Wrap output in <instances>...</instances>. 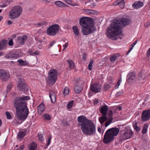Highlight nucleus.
<instances>
[{"mask_svg": "<svg viewBox=\"0 0 150 150\" xmlns=\"http://www.w3.org/2000/svg\"><path fill=\"white\" fill-rule=\"evenodd\" d=\"M123 93V91H120L118 92L116 94V96H118L122 95Z\"/></svg>", "mask_w": 150, "mask_h": 150, "instance_id": "nucleus-49", "label": "nucleus"}, {"mask_svg": "<svg viewBox=\"0 0 150 150\" xmlns=\"http://www.w3.org/2000/svg\"><path fill=\"white\" fill-rule=\"evenodd\" d=\"M37 148V145L35 142H33L29 146L30 150H35Z\"/></svg>", "mask_w": 150, "mask_h": 150, "instance_id": "nucleus-28", "label": "nucleus"}, {"mask_svg": "<svg viewBox=\"0 0 150 150\" xmlns=\"http://www.w3.org/2000/svg\"><path fill=\"white\" fill-rule=\"evenodd\" d=\"M37 108L38 114L39 115H42L45 109V107L44 104L43 103H41L38 106Z\"/></svg>", "mask_w": 150, "mask_h": 150, "instance_id": "nucleus-15", "label": "nucleus"}, {"mask_svg": "<svg viewBox=\"0 0 150 150\" xmlns=\"http://www.w3.org/2000/svg\"><path fill=\"white\" fill-rule=\"evenodd\" d=\"M8 44L10 46H11L13 45V42L12 40H10L9 41Z\"/></svg>", "mask_w": 150, "mask_h": 150, "instance_id": "nucleus-50", "label": "nucleus"}, {"mask_svg": "<svg viewBox=\"0 0 150 150\" xmlns=\"http://www.w3.org/2000/svg\"><path fill=\"white\" fill-rule=\"evenodd\" d=\"M93 60H91L88 65V69L90 70H91L92 69V65L93 64Z\"/></svg>", "mask_w": 150, "mask_h": 150, "instance_id": "nucleus-38", "label": "nucleus"}, {"mask_svg": "<svg viewBox=\"0 0 150 150\" xmlns=\"http://www.w3.org/2000/svg\"><path fill=\"white\" fill-rule=\"evenodd\" d=\"M79 24L83 27L93 25V21L91 18L88 17L82 18L79 21Z\"/></svg>", "mask_w": 150, "mask_h": 150, "instance_id": "nucleus-8", "label": "nucleus"}, {"mask_svg": "<svg viewBox=\"0 0 150 150\" xmlns=\"http://www.w3.org/2000/svg\"><path fill=\"white\" fill-rule=\"evenodd\" d=\"M12 86L11 84H9L7 87V91H9L10 89L11 88Z\"/></svg>", "mask_w": 150, "mask_h": 150, "instance_id": "nucleus-53", "label": "nucleus"}, {"mask_svg": "<svg viewBox=\"0 0 150 150\" xmlns=\"http://www.w3.org/2000/svg\"><path fill=\"white\" fill-rule=\"evenodd\" d=\"M121 79H120L117 82L116 85V88H118L119 86L120 85V83L121 82Z\"/></svg>", "mask_w": 150, "mask_h": 150, "instance_id": "nucleus-48", "label": "nucleus"}, {"mask_svg": "<svg viewBox=\"0 0 150 150\" xmlns=\"http://www.w3.org/2000/svg\"><path fill=\"white\" fill-rule=\"evenodd\" d=\"M69 93L68 88L67 87H65L64 91V94L65 95H67Z\"/></svg>", "mask_w": 150, "mask_h": 150, "instance_id": "nucleus-41", "label": "nucleus"}, {"mask_svg": "<svg viewBox=\"0 0 150 150\" xmlns=\"http://www.w3.org/2000/svg\"><path fill=\"white\" fill-rule=\"evenodd\" d=\"M86 55L85 54H83L82 56V58L84 60H86Z\"/></svg>", "mask_w": 150, "mask_h": 150, "instance_id": "nucleus-56", "label": "nucleus"}, {"mask_svg": "<svg viewBox=\"0 0 150 150\" xmlns=\"http://www.w3.org/2000/svg\"><path fill=\"white\" fill-rule=\"evenodd\" d=\"M150 117V110L142 112L141 119L143 121L145 122L148 120Z\"/></svg>", "mask_w": 150, "mask_h": 150, "instance_id": "nucleus-13", "label": "nucleus"}, {"mask_svg": "<svg viewBox=\"0 0 150 150\" xmlns=\"http://www.w3.org/2000/svg\"><path fill=\"white\" fill-rule=\"evenodd\" d=\"M143 4V3L141 1L136 2L132 4V6L136 9H138L142 7Z\"/></svg>", "mask_w": 150, "mask_h": 150, "instance_id": "nucleus-21", "label": "nucleus"}, {"mask_svg": "<svg viewBox=\"0 0 150 150\" xmlns=\"http://www.w3.org/2000/svg\"><path fill=\"white\" fill-rule=\"evenodd\" d=\"M38 137L39 140L41 141H43L42 134L41 133H39L38 134Z\"/></svg>", "mask_w": 150, "mask_h": 150, "instance_id": "nucleus-42", "label": "nucleus"}, {"mask_svg": "<svg viewBox=\"0 0 150 150\" xmlns=\"http://www.w3.org/2000/svg\"><path fill=\"white\" fill-rule=\"evenodd\" d=\"M136 74L132 72L128 74L127 76V80L128 82L130 83H133L136 79Z\"/></svg>", "mask_w": 150, "mask_h": 150, "instance_id": "nucleus-14", "label": "nucleus"}, {"mask_svg": "<svg viewBox=\"0 0 150 150\" xmlns=\"http://www.w3.org/2000/svg\"><path fill=\"white\" fill-rule=\"evenodd\" d=\"M113 112L112 110H110L108 112V115L109 117H112V116L113 115Z\"/></svg>", "mask_w": 150, "mask_h": 150, "instance_id": "nucleus-46", "label": "nucleus"}, {"mask_svg": "<svg viewBox=\"0 0 150 150\" xmlns=\"http://www.w3.org/2000/svg\"><path fill=\"white\" fill-rule=\"evenodd\" d=\"M44 118L47 120H49L50 118V115L48 114H46L43 116Z\"/></svg>", "mask_w": 150, "mask_h": 150, "instance_id": "nucleus-45", "label": "nucleus"}, {"mask_svg": "<svg viewBox=\"0 0 150 150\" xmlns=\"http://www.w3.org/2000/svg\"><path fill=\"white\" fill-rule=\"evenodd\" d=\"M5 47V46L2 42H0V50L4 49Z\"/></svg>", "mask_w": 150, "mask_h": 150, "instance_id": "nucleus-44", "label": "nucleus"}, {"mask_svg": "<svg viewBox=\"0 0 150 150\" xmlns=\"http://www.w3.org/2000/svg\"><path fill=\"white\" fill-rule=\"evenodd\" d=\"M124 0H117L115 1L114 3L115 5H119L120 7L122 8L125 6V2L124 1Z\"/></svg>", "mask_w": 150, "mask_h": 150, "instance_id": "nucleus-18", "label": "nucleus"}, {"mask_svg": "<svg viewBox=\"0 0 150 150\" xmlns=\"http://www.w3.org/2000/svg\"><path fill=\"white\" fill-rule=\"evenodd\" d=\"M137 40H136L135 41V42L130 45V47H132V49L133 47L135 45V44L137 43Z\"/></svg>", "mask_w": 150, "mask_h": 150, "instance_id": "nucleus-52", "label": "nucleus"}, {"mask_svg": "<svg viewBox=\"0 0 150 150\" xmlns=\"http://www.w3.org/2000/svg\"><path fill=\"white\" fill-rule=\"evenodd\" d=\"M122 107L121 106H119L117 108L116 110H122Z\"/></svg>", "mask_w": 150, "mask_h": 150, "instance_id": "nucleus-62", "label": "nucleus"}, {"mask_svg": "<svg viewBox=\"0 0 150 150\" xmlns=\"http://www.w3.org/2000/svg\"><path fill=\"white\" fill-rule=\"evenodd\" d=\"M33 54H34V55H38L39 54V52L37 51H35L33 53Z\"/></svg>", "mask_w": 150, "mask_h": 150, "instance_id": "nucleus-61", "label": "nucleus"}, {"mask_svg": "<svg viewBox=\"0 0 150 150\" xmlns=\"http://www.w3.org/2000/svg\"><path fill=\"white\" fill-rule=\"evenodd\" d=\"M55 4L59 7H62L66 6L67 5L59 1H56L55 2Z\"/></svg>", "mask_w": 150, "mask_h": 150, "instance_id": "nucleus-30", "label": "nucleus"}, {"mask_svg": "<svg viewBox=\"0 0 150 150\" xmlns=\"http://www.w3.org/2000/svg\"><path fill=\"white\" fill-rule=\"evenodd\" d=\"M13 22L12 21L10 20H8V21L7 22V24L8 25H10Z\"/></svg>", "mask_w": 150, "mask_h": 150, "instance_id": "nucleus-58", "label": "nucleus"}, {"mask_svg": "<svg viewBox=\"0 0 150 150\" xmlns=\"http://www.w3.org/2000/svg\"><path fill=\"white\" fill-rule=\"evenodd\" d=\"M133 134V133L131 130L126 131L121 135V139L122 140H126L131 138Z\"/></svg>", "mask_w": 150, "mask_h": 150, "instance_id": "nucleus-12", "label": "nucleus"}, {"mask_svg": "<svg viewBox=\"0 0 150 150\" xmlns=\"http://www.w3.org/2000/svg\"><path fill=\"white\" fill-rule=\"evenodd\" d=\"M150 56V48L148 50L147 53V56L149 57Z\"/></svg>", "mask_w": 150, "mask_h": 150, "instance_id": "nucleus-54", "label": "nucleus"}, {"mask_svg": "<svg viewBox=\"0 0 150 150\" xmlns=\"http://www.w3.org/2000/svg\"><path fill=\"white\" fill-rule=\"evenodd\" d=\"M6 5L5 4H3V5H1L0 6V7H2V8L6 7Z\"/></svg>", "mask_w": 150, "mask_h": 150, "instance_id": "nucleus-63", "label": "nucleus"}, {"mask_svg": "<svg viewBox=\"0 0 150 150\" xmlns=\"http://www.w3.org/2000/svg\"><path fill=\"white\" fill-rule=\"evenodd\" d=\"M83 11L89 15L95 14L96 13V11L94 10L85 9L83 10Z\"/></svg>", "mask_w": 150, "mask_h": 150, "instance_id": "nucleus-24", "label": "nucleus"}, {"mask_svg": "<svg viewBox=\"0 0 150 150\" xmlns=\"http://www.w3.org/2000/svg\"><path fill=\"white\" fill-rule=\"evenodd\" d=\"M55 43V42L54 41H52L50 44L49 47H52Z\"/></svg>", "mask_w": 150, "mask_h": 150, "instance_id": "nucleus-55", "label": "nucleus"}, {"mask_svg": "<svg viewBox=\"0 0 150 150\" xmlns=\"http://www.w3.org/2000/svg\"><path fill=\"white\" fill-rule=\"evenodd\" d=\"M30 98L28 96L18 97L14 100L13 105L16 109V115L18 118L22 121H24L28 117L29 114V109L27 106L26 100ZM22 122H16V124H20Z\"/></svg>", "mask_w": 150, "mask_h": 150, "instance_id": "nucleus-1", "label": "nucleus"}, {"mask_svg": "<svg viewBox=\"0 0 150 150\" xmlns=\"http://www.w3.org/2000/svg\"><path fill=\"white\" fill-rule=\"evenodd\" d=\"M59 27L58 25L54 24L49 27L47 30V33L50 36H54L56 35L59 30Z\"/></svg>", "mask_w": 150, "mask_h": 150, "instance_id": "nucleus-7", "label": "nucleus"}, {"mask_svg": "<svg viewBox=\"0 0 150 150\" xmlns=\"http://www.w3.org/2000/svg\"><path fill=\"white\" fill-rule=\"evenodd\" d=\"M78 122L80 123L82 132L85 134L91 135L95 134L96 129L94 123L91 121L87 119L83 115L77 118Z\"/></svg>", "mask_w": 150, "mask_h": 150, "instance_id": "nucleus-2", "label": "nucleus"}, {"mask_svg": "<svg viewBox=\"0 0 150 150\" xmlns=\"http://www.w3.org/2000/svg\"><path fill=\"white\" fill-rule=\"evenodd\" d=\"M17 62H18L19 65L21 66H25L28 64V63L27 62L24 61L22 59H18Z\"/></svg>", "mask_w": 150, "mask_h": 150, "instance_id": "nucleus-31", "label": "nucleus"}, {"mask_svg": "<svg viewBox=\"0 0 150 150\" xmlns=\"http://www.w3.org/2000/svg\"><path fill=\"white\" fill-rule=\"evenodd\" d=\"M5 57L7 59H9L11 58H16V55L12 54V53L8 54L6 55L5 56Z\"/></svg>", "mask_w": 150, "mask_h": 150, "instance_id": "nucleus-36", "label": "nucleus"}, {"mask_svg": "<svg viewBox=\"0 0 150 150\" xmlns=\"http://www.w3.org/2000/svg\"><path fill=\"white\" fill-rule=\"evenodd\" d=\"M21 90H18L19 91H24L25 92H27L28 90V86L27 85L24 83L21 86Z\"/></svg>", "mask_w": 150, "mask_h": 150, "instance_id": "nucleus-27", "label": "nucleus"}, {"mask_svg": "<svg viewBox=\"0 0 150 150\" xmlns=\"http://www.w3.org/2000/svg\"><path fill=\"white\" fill-rule=\"evenodd\" d=\"M108 119L106 115H102V116L99 117L98 118L99 122H100L101 125H103V123L105 121Z\"/></svg>", "mask_w": 150, "mask_h": 150, "instance_id": "nucleus-20", "label": "nucleus"}, {"mask_svg": "<svg viewBox=\"0 0 150 150\" xmlns=\"http://www.w3.org/2000/svg\"><path fill=\"white\" fill-rule=\"evenodd\" d=\"M112 117H109L108 119L106 121L105 124V127H108L112 122Z\"/></svg>", "mask_w": 150, "mask_h": 150, "instance_id": "nucleus-32", "label": "nucleus"}, {"mask_svg": "<svg viewBox=\"0 0 150 150\" xmlns=\"http://www.w3.org/2000/svg\"><path fill=\"white\" fill-rule=\"evenodd\" d=\"M57 71L56 69H51L48 72L47 82L49 84L53 85L57 79Z\"/></svg>", "mask_w": 150, "mask_h": 150, "instance_id": "nucleus-6", "label": "nucleus"}, {"mask_svg": "<svg viewBox=\"0 0 150 150\" xmlns=\"http://www.w3.org/2000/svg\"><path fill=\"white\" fill-rule=\"evenodd\" d=\"M137 123H136L135 124H133V127L136 130L137 132L140 130V128L137 126Z\"/></svg>", "mask_w": 150, "mask_h": 150, "instance_id": "nucleus-40", "label": "nucleus"}, {"mask_svg": "<svg viewBox=\"0 0 150 150\" xmlns=\"http://www.w3.org/2000/svg\"><path fill=\"white\" fill-rule=\"evenodd\" d=\"M28 36L26 35H23L22 37H18L17 40L19 41V43L21 45L24 44L25 42L27 40Z\"/></svg>", "mask_w": 150, "mask_h": 150, "instance_id": "nucleus-17", "label": "nucleus"}, {"mask_svg": "<svg viewBox=\"0 0 150 150\" xmlns=\"http://www.w3.org/2000/svg\"><path fill=\"white\" fill-rule=\"evenodd\" d=\"M26 131L21 132H19L18 135L19 139L23 138L26 134Z\"/></svg>", "mask_w": 150, "mask_h": 150, "instance_id": "nucleus-33", "label": "nucleus"}, {"mask_svg": "<svg viewBox=\"0 0 150 150\" xmlns=\"http://www.w3.org/2000/svg\"><path fill=\"white\" fill-rule=\"evenodd\" d=\"M148 126L147 125L145 124L144 125L143 128L142 130V133L143 134H145L147 131V129L148 128Z\"/></svg>", "mask_w": 150, "mask_h": 150, "instance_id": "nucleus-35", "label": "nucleus"}, {"mask_svg": "<svg viewBox=\"0 0 150 150\" xmlns=\"http://www.w3.org/2000/svg\"><path fill=\"white\" fill-rule=\"evenodd\" d=\"M49 96L52 103H54L56 101V95L52 91H50L49 92Z\"/></svg>", "mask_w": 150, "mask_h": 150, "instance_id": "nucleus-16", "label": "nucleus"}, {"mask_svg": "<svg viewBox=\"0 0 150 150\" xmlns=\"http://www.w3.org/2000/svg\"><path fill=\"white\" fill-rule=\"evenodd\" d=\"M72 29L75 35H78L79 34V29L78 27L76 26H74L72 27Z\"/></svg>", "mask_w": 150, "mask_h": 150, "instance_id": "nucleus-29", "label": "nucleus"}, {"mask_svg": "<svg viewBox=\"0 0 150 150\" xmlns=\"http://www.w3.org/2000/svg\"><path fill=\"white\" fill-rule=\"evenodd\" d=\"M101 85L98 83H94L90 87L91 90L94 93H97L100 92L101 89Z\"/></svg>", "mask_w": 150, "mask_h": 150, "instance_id": "nucleus-11", "label": "nucleus"}, {"mask_svg": "<svg viewBox=\"0 0 150 150\" xmlns=\"http://www.w3.org/2000/svg\"><path fill=\"white\" fill-rule=\"evenodd\" d=\"M96 28L93 24L89 25L88 26L82 27L81 32L82 34L85 35H88L92 33L95 30Z\"/></svg>", "mask_w": 150, "mask_h": 150, "instance_id": "nucleus-9", "label": "nucleus"}, {"mask_svg": "<svg viewBox=\"0 0 150 150\" xmlns=\"http://www.w3.org/2000/svg\"><path fill=\"white\" fill-rule=\"evenodd\" d=\"M108 110V106L105 105L102 106L100 110V112L102 114V115H107Z\"/></svg>", "mask_w": 150, "mask_h": 150, "instance_id": "nucleus-19", "label": "nucleus"}, {"mask_svg": "<svg viewBox=\"0 0 150 150\" xmlns=\"http://www.w3.org/2000/svg\"><path fill=\"white\" fill-rule=\"evenodd\" d=\"M67 62L69 64V68L71 69H74L75 67L74 62L70 59L68 60Z\"/></svg>", "mask_w": 150, "mask_h": 150, "instance_id": "nucleus-23", "label": "nucleus"}, {"mask_svg": "<svg viewBox=\"0 0 150 150\" xmlns=\"http://www.w3.org/2000/svg\"><path fill=\"white\" fill-rule=\"evenodd\" d=\"M121 32V23L120 21H113L107 29L106 34L110 38L117 36Z\"/></svg>", "mask_w": 150, "mask_h": 150, "instance_id": "nucleus-3", "label": "nucleus"}, {"mask_svg": "<svg viewBox=\"0 0 150 150\" xmlns=\"http://www.w3.org/2000/svg\"><path fill=\"white\" fill-rule=\"evenodd\" d=\"M120 129L116 127H113L108 130L105 132L103 141L106 144L110 143L114 139V137L116 136L118 134Z\"/></svg>", "mask_w": 150, "mask_h": 150, "instance_id": "nucleus-4", "label": "nucleus"}, {"mask_svg": "<svg viewBox=\"0 0 150 150\" xmlns=\"http://www.w3.org/2000/svg\"><path fill=\"white\" fill-rule=\"evenodd\" d=\"M74 103V101L72 100L69 102L67 104V107L68 108H70L72 107L73 103Z\"/></svg>", "mask_w": 150, "mask_h": 150, "instance_id": "nucleus-39", "label": "nucleus"}, {"mask_svg": "<svg viewBox=\"0 0 150 150\" xmlns=\"http://www.w3.org/2000/svg\"><path fill=\"white\" fill-rule=\"evenodd\" d=\"M24 148V146L22 145L20 147V149H20V150H23Z\"/></svg>", "mask_w": 150, "mask_h": 150, "instance_id": "nucleus-59", "label": "nucleus"}, {"mask_svg": "<svg viewBox=\"0 0 150 150\" xmlns=\"http://www.w3.org/2000/svg\"><path fill=\"white\" fill-rule=\"evenodd\" d=\"M18 83L17 85L18 89V90H21V86L24 83V80L21 78H18Z\"/></svg>", "mask_w": 150, "mask_h": 150, "instance_id": "nucleus-25", "label": "nucleus"}, {"mask_svg": "<svg viewBox=\"0 0 150 150\" xmlns=\"http://www.w3.org/2000/svg\"><path fill=\"white\" fill-rule=\"evenodd\" d=\"M117 54H114L111 55L110 57V61L111 62H113L115 61L117 58Z\"/></svg>", "mask_w": 150, "mask_h": 150, "instance_id": "nucleus-34", "label": "nucleus"}, {"mask_svg": "<svg viewBox=\"0 0 150 150\" xmlns=\"http://www.w3.org/2000/svg\"><path fill=\"white\" fill-rule=\"evenodd\" d=\"M82 90V88L81 87L78 85H76L74 88V91L76 93H79Z\"/></svg>", "mask_w": 150, "mask_h": 150, "instance_id": "nucleus-26", "label": "nucleus"}, {"mask_svg": "<svg viewBox=\"0 0 150 150\" xmlns=\"http://www.w3.org/2000/svg\"><path fill=\"white\" fill-rule=\"evenodd\" d=\"M52 139V137L51 136H50L48 138V139L47 140V146H49L50 143L51 142V140Z\"/></svg>", "mask_w": 150, "mask_h": 150, "instance_id": "nucleus-47", "label": "nucleus"}, {"mask_svg": "<svg viewBox=\"0 0 150 150\" xmlns=\"http://www.w3.org/2000/svg\"><path fill=\"white\" fill-rule=\"evenodd\" d=\"M6 115L7 116V119H9L11 118V116L10 113L8 112L7 111L6 112Z\"/></svg>", "mask_w": 150, "mask_h": 150, "instance_id": "nucleus-43", "label": "nucleus"}, {"mask_svg": "<svg viewBox=\"0 0 150 150\" xmlns=\"http://www.w3.org/2000/svg\"><path fill=\"white\" fill-rule=\"evenodd\" d=\"M68 42H66L65 45H63V47H64V49H63L62 51H64V50L68 46Z\"/></svg>", "mask_w": 150, "mask_h": 150, "instance_id": "nucleus-51", "label": "nucleus"}, {"mask_svg": "<svg viewBox=\"0 0 150 150\" xmlns=\"http://www.w3.org/2000/svg\"><path fill=\"white\" fill-rule=\"evenodd\" d=\"M132 50V48L130 47L129 50L127 52V54H128Z\"/></svg>", "mask_w": 150, "mask_h": 150, "instance_id": "nucleus-60", "label": "nucleus"}, {"mask_svg": "<svg viewBox=\"0 0 150 150\" xmlns=\"http://www.w3.org/2000/svg\"><path fill=\"white\" fill-rule=\"evenodd\" d=\"M120 21L124 25H128L131 23V21L127 19V18H122L120 19Z\"/></svg>", "mask_w": 150, "mask_h": 150, "instance_id": "nucleus-22", "label": "nucleus"}, {"mask_svg": "<svg viewBox=\"0 0 150 150\" xmlns=\"http://www.w3.org/2000/svg\"><path fill=\"white\" fill-rule=\"evenodd\" d=\"M9 78V74L8 72L5 70L1 69L0 70V79L6 81Z\"/></svg>", "mask_w": 150, "mask_h": 150, "instance_id": "nucleus-10", "label": "nucleus"}, {"mask_svg": "<svg viewBox=\"0 0 150 150\" xmlns=\"http://www.w3.org/2000/svg\"><path fill=\"white\" fill-rule=\"evenodd\" d=\"M110 86L108 84H105L103 87V90L105 91H108L110 88Z\"/></svg>", "mask_w": 150, "mask_h": 150, "instance_id": "nucleus-37", "label": "nucleus"}, {"mask_svg": "<svg viewBox=\"0 0 150 150\" xmlns=\"http://www.w3.org/2000/svg\"><path fill=\"white\" fill-rule=\"evenodd\" d=\"M98 132H99L100 133V132L101 131V128L100 127H98Z\"/></svg>", "mask_w": 150, "mask_h": 150, "instance_id": "nucleus-64", "label": "nucleus"}, {"mask_svg": "<svg viewBox=\"0 0 150 150\" xmlns=\"http://www.w3.org/2000/svg\"><path fill=\"white\" fill-rule=\"evenodd\" d=\"M22 11V8L20 6H14L9 13V17L11 19L16 18L20 15Z\"/></svg>", "mask_w": 150, "mask_h": 150, "instance_id": "nucleus-5", "label": "nucleus"}, {"mask_svg": "<svg viewBox=\"0 0 150 150\" xmlns=\"http://www.w3.org/2000/svg\"><path fill=\"white\" fill-rule=\"evenodd\" d=\"M44 25V22L40 23L38 24V25L40 26H42Z\"/></svg>", "mask_w": 150, "mask_h": 150, "instance_id": "nucleus-57", "label": "nucleus"}]
</instances>
